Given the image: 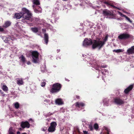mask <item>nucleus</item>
I'll list each match as a JSON object with an SVG mask.
<instances>
[{
    "mask_svg": "<svg viewBox=\"0 0 134 134\" xmlns=\"http://www.w3.org/2000/svg\"><path fill=\"white\" fill-rule=\"evenodd\" d=\"M108 37L106 36L104 39L103 41H97V40H94V42L92 45V48L94 49L97 47L99 48H101L104 45L105 42L107 41Z\"/></svg>",
    "mask_w": 134,
    "mask_h": 134,
    "instance_id": "f257e3e1",
    "label": "nucleus"
},
{
    "mask_svg": "<svg viewBox=\"0 0 134 134\" xmlns=\"http://www.w3.org/2000/svg\"><path fill=\"white\" fill-rule=\"evenodd\" d=\"M22 11L25 12L24 14L22 17L23 19H22L21 21L23 23L27 22L26 20H29L31 18V14L30 12L25 8H23L22 9Z\"/></svg>",
    "mask_w": 134,
    "mask_h": 134,
    "instance_id": "f03ea898",
    "label": "nucleus"
},
{
    "mask_svg": "<svg viewBox=\"0 0 134 134\" xmlns=\"http://www.w3.org/2000/svg\"><path fill=\"white\" fill-rule=\"evenodd\" d=\"M61 87V85L59 83H57L54 84L53 86L51 92L52 93L58 92L60 91Z\"/></svg>",
    "mask_w": 134,
    "mask_h": 134,
    "instance_id": "7ed1b4c3",
    "label": "nucleus"
},
{
    "mask_svg": "<svg viewBox=\"0 0 134 134\" xmlns=\"http://www.w3.org/2000/svg\"><path fill=\"white\" fill-rule=\"evenodd\" d=\"M32 61L35 63H37L39 60V53L37 51H34L31 54Z\"/></svg>",
    "mask_w": 134,
    "mask_h": 134,
    "instance_id": "20e7f679",
    "label": "nucleus"
},
{
    "mask_svg": "<svg viewBox=\"0 0 134 134\" xmlns=\"http://www.w3.org/2000/svg\"><path fill=\"white\" fill-rule=\"evenodd\" d=\"M94 42V40L92 42L91 39L86 38L83 42V46L86 47L92 44V43L93 44Z\"/></svg>",
    "mask_w": 134,
    "mask_h": 134,
    "instance_id": "39448f33",
    "label": "nucleus"
},
{
    "mask_svg": "<svg viewBox=\"0 0 134 134\" xmlns=\"http://www.w3.org/2000/svg\"><path fill=\"white\" fill-rule=\"evenodd\" d=\"M56 122H53L51 123L50 126L48 129V130L49 132H53L55 130V127L57 126Z\"/></svg>",
    "mask_w": 134,
    "mask_h": 134,
    "instance_id": "423d86ee",
    "label": "nucleus"
},
{
    "mask_svg": "<svg viewBox=\"0 0 134 134\" xmlns=\"http://www.w3.org/2000/svg\"><path fill=\"white\" fill-rule=\"evenodd\" d=\"M130 36V35L127 33H123L120 34L118 36V38L120 40H124L129 38Z\"/></svg>",
    "mask_w": 134,
    "mask_h": 134,
    "instance_id": "0eeeda50",
    "label": "nucleus"
},
{
    "mask_svg": "<svg viewBox=\"0 0 134 134\" xmlns=\"http://www.w3.org/2000/svg\"><path fill=\"white\" fill-rule=\"evenodd\" d=\"M114 102L116 104L120 105L124 104L125 102L123 100L118 98H116L114 99Z\"/></svg>",
    "mask_w": 134,
    "mask_h": 134,
    "instance_id": "6e6552de",
    "label": "nucleus"
},
{
    "mask_svg": "<svg viewBox=\"0 0 134 134\" xmlns=\"http://www.w3.org/2000/svg\"><path fill=\"white\" fill-rule=\"evenodd\" d=\"M75 106L76 108L78 110L81 109L85 105V104L82 102H77L75 104Z\"/></svg>",
    "mask_w": 134,
    "mask_h": 134,
    "instance_id": "1a4fd4ad",
    "label": "nucleus"
},
{
    "mask_svg": "<svg viewBox=\"0 0 134 134\" xmlns=\"http://www.w3.org/2000/svg\"><path fill=\"white\" fill-rule=\"evenodd\" d=\"M24 14H25V12L22 11V12L15 13V16L16 19H19L21 18H22Z\"/></svg>",
    "mask_w": 134,
    "mask_h": 134,
    "instance_id": "9d476101",
    "label": "nucleus"
},
{
    "mask_svg": "<svg viewBox=\"0 0 134 134\" xmlns=\"http://www.w3.org/2000/svg\"><path fill=\"white\" fill-rule=\"evenodd\" d=\"M21 125V127L23 128H24L25 127L29 128L30 127V125L28 122L27 121L22 122Z\"/></svg>",
    "mask_w": 134,
    "mask_h": 134,
    "instance_id": "9b49d317",
    "label": "nucleus"
},
{
    "mask_svg": "<svg viewBox=\"0 0 134 134\" xmlns=\"http://www.w3.org/2000/svg\"><path fill=\"white\" fill-rule=\"evenodd\" d=\"M127 53L129 54H132L134 53V46H132L131 48L127 49Z\"/></svg>",
    "mask_w": 134,
    "mask_h": 134,
    "instance_id": "f8f14e48",
    "label": "nucleus"
},
{
    "mask_svg": "<svg viewBox=\"0 0 134 134\" xmlns=\"http://www.w3.org/2000/svg\"><path fill=\"white\" fill-rule=\"evenodd\" d=\"M103 14L104 15L110 16L112 15L111 12L107 9H105L103 11Z\"/></svg>",
    "mask_w": 134,
    "mask_h": 134,
    "instance_id": "ddd939ff",
    "label": "nucleus"
},
{
    "mask_svg": "<svg viewBox=\"0 0 134 134\" xmlns=\"http://www.w3.org/2000/svg\"><path fill=\"white\" fill-rule=\"evenodd\" d=\"M17 84L19 85H21L24 84V82L23 79L21 78H18L16 79Z\"/></svg>",
    "mask_w": 134,
    "mask_h": 134,
    "instance_id": "4468645a",
    "label": "nucleus"
},
{
    "mask_svg": "<svg viewBox=\"0 0 134 134\" xmlns=\"http://www.w3.org/2000/svg\"><path fill=\"white\" fill-rule=\"evenodd\" d=\"M11 24V22L9 21H5L3 26L5 28H7Z\"/></svg>",
    "mask_w": 134,
    "mask_h": 134,
    "instance_id": "2eb2a0df",
    "label": "nucleus"
},
{
    "mask_svg": "<svg viewBox=\"0 0 134 134\" xmlns=\"http://www.w3.org/2000/svg\"><path fill=\"white\" fill-rule=\"evenodd\" d=\"M133 87V85H131L128 87L124 91V92L125 93H127L131 90L132 88Z\"/></svg>",
    "mask_w": 134,
    "mask_h": 134,
    "instance_id": "dca6fc26",
    "label": "nucleus"
},
{
    "mask_svg": "<svg viewBox=\"0 0 134 134\" xmlns=\"http://www.w3.org/2000/svg\"><path fill=\"white\" fill-rule=\"evenodd\" d=\"M55 103L59 105H61L63 104V102L61 99L59 98L56 100Z\"/></svg>",
    "mask_w": 134,
    "mask_h": 134,
    "instance_id": "f3484780",
    "label": "nucleus"
},
{
    "mask_svg": "<svg viewBox=\"0 0 134 134\" xmlns=\"http://www.w3.org/2000/svg\"><path fill=\"white\" fill-rule=\"evenodd\" d=\"M32 2L33 4H34L32 6L34 9L35 8V5H37L40 4V2L38 0H33Z\"/></svg>",
    "mask_w": 134,
    "mask_h": 134,
    "instance_id": "a211bd4d",
    "label": "nucleus"
},
{
    "mask_svg": "<svg viewBox=\"0 0 134 134\" xmlns=\"http://www.w3.org/2000/svg\"><path fill=\"white\" fill-rule=\"evenodd\" d=\"M103 130H105V131H104V132H106L107 133L103 132V134H109L110 132V130L109 129L106 127H104L103 128Z\"/></svg>",
    "mask_w": 134,
    "mask_h": 134,
    "instance_id": "6ab92c4d",
    "label": "nucleus"
},
{
    "mask_svg": "<svg viewBox=\"0 0 134 134\" xmlns=\"http://www.w3.org/2000/svg\"><path fill=\"white\" fill-rule=\"evenodd\" d=\"M44 38L45 43L47 44L48 43V35L46 33L44 34Z\"/></svg>",
    "mask_w": 134,
    "mask_h": 134,
    "instance_id": "aec40b11",
    "label": "nucleus"
},
{
    "mask_svg": "<svg viewBox=\"0 0 134 134\" xmlns=\"http://www.w3.org/2000/svg\"><path fill=\"white\" fill-rule=\"evenodd\" d=\"M19 58L22 63H25L26 61V58L23 55H21Z\"/></svg>",
    "mask_w": 134,
    "mask_h": 134,
    "instance_id": "412c9836",
    "label": "nucleus"
},
{
    "mask_svg": "<svg viewBox=\"0 0 134 134\" xmlns=\"http://www.w3.org/2000/svg\"><path fill=\"white\" fill-rule=\"evenodd\" d=\"M31 30L34 33H37L38 31V28L37 27H31Z\"/></svg>",
    "mask_w": 134,
    "mask_h": 134,
    "instance_id": "4be33fe9",
    "label": "nucleus"
},
{
    "mask_svg": "<svg viewBox=\"0 0 134 134\" xmlns=\"http://www.w3.org/2000/svg\"><path fill=\"white\" fill-rule=\"evenodd\" d=\"M15 130H13L12 127H10L8 131V134H15Z\"/></svg>",
    "mask_w": 134,
    "mask_h": 134,
    "instance_id": "5701e85b",
    "label": "nucleus"
},
{
    "mask_svg": "<svg viewBox=\"0 0 134 134\" xmlns=\"http://www.w3.org/2000/svg\"><path fill=\"white\" fill-rule=\"evenodd\" d=\"M103 103L104 105V106H108L109 105L108 103L109 101L107 99H105L103 100Z\"/></svg>",
    "mask_w": 134,
    "mask_h": 134,
    "instance_id": "b1692460",
    "label": "nucleus"
},
{
    "mask_svg": "<svg viewBox=\"0 0 134 134\" xmlns=\"http://www.w3.org/2000/svg\"><path fill=\"white\" fill-rule=\"evenodd\" d=\"M41 71L42 72H47V70L46 69L45 66L41 67Z\"/></svg>",
    "mask_w": 134,
    "mask_h": 134,
    "instance_id": "393cba45",
    "label": "nucleus"
},
{
    "mask_svg": "<svg viewBox=\"0 0 134 134\" xmlns=\"http://www.w3.org/2000/svg\"><path fill=\"white\" fill-rule=\"evenodd\" d=\"M2 87V90L5 91H7L8 90V87L5 85H3Z\"/></svg>",
    "mask_w": 134,
    "mask_h": 134,
    "instance_id": "a878e982",
    "label": "nucleus"
},
{
    "mask_svg": "<svg viewBox=\"0 0 134 134\" xmlns=\"http://www.w3.org/2000/svg\"><path fill=\"white\" fill-rule=\"evenodd\" d=\"M113 52H115L117 53L122 52H123V50L122 49H115L113 51Z\"/></svg>",
    "mask_w": 134,
    "mask_h": 134,
    "instance_id": "bb28decb",
    "label": "nucleus"
},
{
    "mask_svg": "<svg viewBox=\"0 0 134 134\" xmlns=\"http://www.w3.org/2000/svg\"><path fill=\"white\" fill-rule=\"evenodd\" d=\"M19 103L18 102H16L14 103V106L15 108L17 109L19 107Z\"/></svg>",
    "mask_w": 134,
    "mask_h": 134,
    "instance_id": "cd10ccee",
    "label": "nucleus"
},
{
    "mask_svg": "<svg viewBox=\"0 0 134 134\" xmlns=\"http://www.w3.org/2000/svg\"><path fill=\"white\" fill-rule=\"evenodd\" d=\"M92 66H93V68H95V69L97 70H98V69L99 68V66L96 63L95 64H94V65H92Z\"/></svg>",
    "mask_w": 134,
    "mask_h": 134,
    "instance_id": "c85d7f7f",
    "label": "nucleus"
},
{
    "mask_svg": "<svg viewBox=\"0 0 134 134\" xmlns=\"http://www.w3.org/2000/svg\"><path fill=\"white\" fill-rule=\"evenodd\" d=\"M94 127L95 129L97 130L98 128V125L97 124H95L94 125Z\"/></svg>",
    "mask_w": 134,
    "mask_h": 134,
    "instance_id": "c756f323",
    "label": "nucleus"
},
{
    "mask_svg": "<svg viewBox=\"0 0 134 134\" xmlns=\"http://www.w3.org/2000/svg\"><path fill=\"white\" fill-rule=\"evenodd\" d=\"M3 39L4 40V41L5 42L7 43L8 42V40L7 38L5 37H3Z\"/></svg>",
    "mask_w": 134,
    "mask_h": 134,
    "instance_id": "7c9ffc66",
    "label": "nucleus"
},
{
    "mask_svg": "<svg viewBox=\"0 0 134 134\" xmlns=\"http://www.w3.org/2000/svg\"><path fill=\"white\" fill-rule=\"evenodd\" d=\"M44 104H47L48 103H50V101L47 99H46L44 100Z\"/></svg>",
    "mask_w": 134,
    "mask_h": 134,
    "instance_id": "2f4dec72",
    "label": "nucleus"
},
{
    "mask_svg": "<svg viewBox=\"0 0 134 134\" xmlns=\"http://www.w3.org/2000/svg\"><path fill=\"white\" fill-rule=\"evenodd\" d=\"M88 127L90 130L91 131H92L93 130V127L91 124H89Z\"/></svg>",
    "mask_w": 134,
    "mask_h": 134,
    "instance_id": "473e14b6",
    "label": "nucleus"
},
{
    "mask_svg": "<svg viewBox=\"0 0 134 134\" xmlns=\"http://www.w3.org/2000/svg\"><path fill=\"white\" fill-rule=\"evenodd\" d=\"M46 84V82L44 81H43V82H41V86L42 87L44 86Z\"/></svg>",
    "mask_w": 134,
    "mask_h": 134,
    "instance_id": "72a5a7b5",
    "label": "nucleus"
},
{
    "mask_svg": "<svg viewBox=\"0 0 134 134\" xmlns=\"http://www.w3.org/2000/svg\"><path fill=\"white\" fill-rule=\"evenodd\" d=\"M125 17L126 18V19L130 23H132V21L131 20H130V19L129 18H128L126 16H125Z\"/></svg>",
    "mask_w": 134,
    "mask_h": 134,
    "instance_id": "f704fd0d",
    "label": "nucleus"
},
{
    "mask_svg": "<svg viewBox=\"0 0 134 134\" xmlns=\"http://www.w3.org/2000/svg\"><path fill=\"white\" fill-rule=\"evenodd\" d=\"M118 13L122 17H125V16H126L125 15L122 14L121 12H120L118 11Z\"/></svg>",
    "mask_w": 134,
    "mask_h": 134,
    "instance_id": "c9c22d12",
    "label": "nucleus"
},
{
    "mask_svg": "<svg viewBox=\"0 0 134 134\" xmlns=\"http://www.w3.org/2000/svg\"><path fill=\"white\" fill-rule=\"evenodd\" d=\"M118 13L122 17H125V16H126L125 15L122 14L121 12H120L118 11Z\"/></svg>",
    "mask_w": 134,
    "mask_h": 134,
    "instance_id": "e433bc0d",
    "label": "nucleus"
},
{
    "mask_svg": "<svg viewBox=\"0 0 134 134\" xmlns=\"http://www.w3.org/2000/svg\"><path fill=\"white\" fill-rule=\"evenodd\" d=\"M41 130L42 131H45L47 130V128L46 127H44L43 128H42L41 129Z\"/></svg>",
    "mask_w": 134,
    "mask_h": 134,
    "instance_id": "4c0bfd02",
    "label": "nucleus"
},
{
    "mask_svg": "<svg viewBox=\"0 0 134 134\" xmlns=\"http://www.w3.org/2000/svg\"><path fill=\"white\" fill-rule=\"evenodd\" d=\"M107 66L105 64H103V65H102L101 66V67L102 68H106Z\"/></svg>",
    "mask_w": 134,
    "mask_h": 134,
    "instance_id": "58836bf2",
    "label": "nucleus"
},
{
    "mask_svg": "<svg viewBox=\"0 0 134 134\" xmlns=\"http://www.w3.org/2000/svg\"><path fill=\"white\" fill-rule=\"evenodd\" d=\"M104 3L105 4H106L107 5H110V4L108 2H107V1H105L104 2Z\"/></svg>",
    "mask_w": 134,
    "mask_h": 134,
    "instance_id": "ea45409f",
    "label": "nucleus"
},
{
    "mask_svg": "<svg viewBox=\"0 0 134 134\" xmlns=\"http://www.w3.org/2000/svg\"><path fill=\"white\" fill-rule=\"evenodd\" d=\"M3 29L0 26V31H3Z\"/></svg>",
    "mask_w": 134,
    "mask_h": 134,
    "instance_id": "a19ab883",
    "label": "nucleus"
},
{
    "mask_svg": "<svg viewBox=\"0 0 134 134\" xmlns=\"http://www.w3.org/2000/svg\"><path fill=\"white\" fill-rule=\"evenodd\" d=\"M84 134H88V132L87 131H83Z\"/></svg>",
    "mask_w": 134,
    "mask_h": 134,
    "instance_id": "79ce46f5",
    "label": "nucleus"
},
{
    "mask_svg": "<svg viewBox=\"0 0 134 134\" xmlns=\"http://www.w3.org/2000/svg\"><path fill=\"white\" fill-rule=\"evenodd\" d=\"M42 32H45L46 31V29H43L42 30Z\"/></svg>",
    "mask_w": 134,
    "mask_h": 134,
    "instance_id": "37998d69",
    "label": "nucleus"
},
{
    "mask_svg": "<svg viewBox=\"0 0 134 134\" xmlns=\"http://www.w3.org/2000/svg\"><path fill=\"white\" fill-rule=\"evenodd\" d=\"M27 64L28 65H29L31 64V63L29 61L27 62Z\"/></svg>",
    "mask_w": 134,
    "mask_h": 134,
    "instance_id": "c03bdc74",
    "label": "nucleus"
},
{
    "mask_svg": "<svg viewBox=\"0 0 134 134\" xmlns=\"http://www.w3.org/2000/svg\"><path fill=\"white\" fill-rule=\"evenodd\" d=\"M34 11L36 13H38L39 12V11H38L37 10L34 9Z\"/></svg>",
    "mask_w": 134,
    "mask_h": 134,
    "instance_id": "a18cd8bd",
    "label": "nucleus"
},
{
    "mask_svg": "<svg viewBox=\"0 0 134 134\" xmlns=\"http://www.w3.org/2000/svg\"><path fill=\"white\" fill-rule=\"evenodd\" d=\"M104 70V71H105V73H106L105 74H108V72H107V70H106L105 69Z\"/></svg>",
    "mask_w": 134,
    "mask_h": 134,
    "instance_id": "49530a36",
    "label": "nucleus"
},
{
    "mask_svg": "<svg viewBox=\"0 0 134 134\" xmlns=\"http://www.w3.org/2000/svg\"><path fill=\"white\" fill-rule=\"evenodd\" d=\"M111 6L112 7H113L114 8H117V9H119V8H118V7H115V6H114V5H111Z\"/></svg>",
    "mask_w": 134,
    "mask_h": 134,
    "instance_id": "de8ad7c7",
    "label": "nucleus"
},
{
    "mask_svg": "<svg viewBox=\"0 0 134 134\" xmlns=\"http://www.w3.org/2000/svg\"><path fill=\"white\" fill-rule=\"evenodd\" d=\"M20 132L19 131H18L17 132V134H20Z\"/></svg>",
    "mask_w": 134,
    "mask_h": 134,
    "instance_id": "09e8293b",
    "label": "nucleus"
},
{
    "mask_svg": "<svg viewBox=\"0 0 134 134\" xmlns=\"http://www.w3.org/2000/svg\"><path fill=\"white\" fill-rule=\"evenodd\" d=\"M0 93H1V94H3V93L2 91L1 90H0Z\"/></svg>",
    "mask_w": 134,
    "mask_h": 134,
    "instance_id": "8fccbe9b",
    "label": "nucleus"
},
{
    "mask_svg": "<svg viewBox=\"0 0 134 134\" xmlns=\"http://www.w3.org/2000/svg\"><path fill=\"white\" fill-rule=\"evenodd\" d=\"M57 52L58 53V52H60V49H57Z\"/></svg>",
    "mask_w": 134,
    "mask_h": 134,
    "instance_id": "3c124183",
    "label": "nucleus"
},
{
    "mask_svg": "<svg viewBox=\"0 0 134 134\" xmlns=\"http://www.w3.org/2000/svg\"><path fill=\"white\" fill-rule=\"evenodd\" d=\"M122 29L123 30H125L126 29V28H122Z\"/></svg>",
    "mask_w": 134,
    "mask_h": 134,
    "instance_id": "603ef678",
    "label": "nucleus"
},
{
    "mask_svg": "<svg viewBox=\"0 0 134 134\" xmlns=\"http://www.w3.org/2000/svg\"><path fill=\"white\" fill-rule=\"evenodd\" d=\"M101 73L102 74H104V72L103 71H102Z\"/></svg>",
    "mask_w": 134,
    "mask_h": 134,
    "instance_id": "864d4df0",
    "label": "nucleus"
},
{
    "mask_svg": "<svg viewBox=\"0 0 134 134\" xmlns=\"http://www.w3.org/2000/svg\"><path fill=\"white\" fill-rule=\"evenodd\" d=\"M76 98H77V99H79V96H77V97H76Z\"/></svg>",
    "mask_w": 134,
    "mask_h": 134,
    "instance_id": "5fc2aeb1",
    "label": "nucleus"
},
{
    "mask_svg": "<svg viewBox=\"0 0 134 134\" xmlns=\"http://www.w3.org/2000/svg\"><path fill=\"white\" fill-rule=\"evenodd\" d=\"M46 120H47L48 121H49V119H46Z\"/></svg>",
    "mask_w": 134,
    "mask_h": 134,
    "instance_id": "6e6d98bb",
    "label": "nucleus"
},
{
    "mask_svg": "<svg viewBox=\"0 0 134 134\" xmlns=\"http://www.w3.org/2000/svg\"><path fill=\"white\" fill-rule=\"evenodd\" d=\"M22 134H27L26 133H22Z\"/></svg>",
    "mask_w": 134,
    "mask_h": 134,
    "instance_id": "4d7b16f0",
    "label": "nucleus"
},
{
    "mask_svg": "<svg viewBox=\"0 0 134 134\" xmlns=\"http://www.w3.org/2000/svg\"><path fill=\"white\" fill-rule=\"evenodd\" d=\"M48 115H52V113L51 114H48Z\"/></svg>",
    "mask_w": 134,
    "mask_h": 134,
    "instance_id": "13d9d810",
    "label": "nucleus"
},
{
    "mask_svg": "<svg viewBox=\"0 0 134 134\" xmlns=\"http://www.w3.org/2000/svg\"><path fill=\"white\" fill-rule=\"evenodd\" d=\"M32 120V119H30V120Z\"/></svg>",
    "mask_w": 134,
    "mask_h": 134,
    "instance_id": "bf43d9fd",
    "label": "nucleus"
},
{
    "mask_svg": "<svg viewBox=\"0 0 134 134\" xmlns=\"http://www.w3.org/2000/svg\"><path fill=\"white\" fill-rule=\"evenodd\" d=\"M82 56H83V57H84V55H82Z\"/></svg>",
    "mask_w": 134,
    "mask_h": 134,
    "instance_id": "052dcab7",
    "label": "nucleus"
},
{
    "mask_svg": "<svg viewBox=\"0 0 134 134\" xmlns=\"http://www.w3.org/2000/svg\"><path fill=\"white\" fill-rule=\"evenodd\" d=\"M65 80H66V81H69V80H66V79H65Z\"/></svg>",
    "mask_w": 134,
    "mask_h": 134,
    "instance_id": "680f3d73",
    "label": "nucleus"
}]
</instances>
